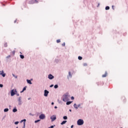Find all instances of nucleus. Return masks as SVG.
<instances>
[{
    "mask_svg": "<svg viewBox=\"0 0 128 128\" xmlns=\"http://www.w3.org/2000/svg\"><path fill=\"white\" fill-rule=\"evenodd\" d=\"M62 100L64 102H68V100H70V96L68 94H64L63 96V100Z\"/></svg>",
    "mask_w": 128,
    "mask_h": 128,
    "instance_id": "1",
    "label": "nucleus"
},
{
    "mask_svg": "<svg viewBox=\"0 0 128 128\" xmlns=\"http://www.w3.org/2000/svg\"><path fill=\"white\" fill-rule=\"evenodd\" d=\"M77 124L78 126H82L84 124V120L79 119L77 122Z\"/></svg>",
    "mask_w": 128,
    "mask_h": 128,
    "instance_id": "2",
    "label": "nucleus"
},
{
    "mask_svg": "<svg viewBox=\"0 0 128 128\" xmlns=\"http://www.w3.org/2000/svg\"><path fill=\"white\" fill-rule=\"evenodd\" d=\"M22 97L20 96L18 98V104L19 106H22Z\"/></svg>",
    "mask_w": 128,
    "mask_h": 128,
    "instance_id": "3",
    "label": "nucleus"
},
{
    "mask_svg": "<svg viewBox=\"0 0 128 128\" xmlns=\"http://www.w3.org/2000/svg\"><path fill=\"white\" fill-rule=\"evenodd\" d=\"M16 90H12L11 91V96H14V94H16Z\"/></svg>",
    "mask_w": 128,
    "mask_h": 128,
    "instance_id": "4",
    "label": "nucleus"
},
{
    "mask_svg": "<svg viewBox=\"0 0 128 128\" xmlns=\"http://www.w3.org/2000/svg\"><path fill=\"white\" fill-rule=\"evenodd\" d=\"M50 120H52V122H54V120H56V115H53L50 117Z\"/></svg>",
    "mask_w": 128,
    "mask_h": 128,
    "instance_id": "5",
    "label": "nucleus"
},
{
    "mask_svg": "<svg viewBox=\"0 0 128 128\" xmlns=\"http://www.w3.org/2000/svg\"><path fill=\"white\" fill-rule=\"evenodd\" d=\"M39 118L40 120H44V118H46V115H44V114H41L39 116Z\"/></svg>",
    "mask_w": 128,
    "mask_h": 128,
    "instance_id": "6",
    "label": "nucleus"
},
{
    "mask_svg": "<svg viewBox=\"0 0 128 128\" xmlns=\"http://www.w3.org/2000/svg\"><path fill=\"white\" fill-rule=\"evenodd\" d=\"M48 90H44V96H48Z\"/></svg>",
    "mask_w": 128,
    "mask_h": 128,
    "instance_id": "7",
    "label": "nucleus"
},
{
    "mask_svg": "<svg viewBox=\"0 0 128 128\" xmlns=\"http://www.w3.org/2000/svg\"><path fill=\"white\" fill-rule=\"evenodd\" d=\"M54 78V76H52V74H50L48 76V78H49V80H52V78Z\"/></svg>",
    "mask_w": 128,
    "mask_h": 128,
    "instance_id": "8",
    "label": "nucleus"
},
{
    "mask_svg": "<svg viewBox=\"0 0 128 128\" xmlns=\"http://www.w3.org/2000/svg\"><path fill=\"white\" fill-rule=\"evenodd\" d=\"M0 74L3 76V78H4L6 76V74L4 73V70L0 71Z\"/></svg>",
    "mask_w": 128,
    "mask_h": 128,
    "instance_id": "9",
    "label": "nucleus"
},
{
    "mask_svg": "<svg viewBox=\"0 0 128 128\" xmlns=\"http://www.w3.org/2000/svg\"><path fill=\"white\" fill-rule=\"evenodd\" d=\"M106 76H108V72H106L105 74L102 76V77L106 78Z\"/></svg>",
    "mask_w": 128,
    "mask_h": 128,
    "instance_id": "10",
    "label": "nucleus"
},
{
    "mask_svg": "<svg viewBox=\"0 0 128 128\" xmlns=\"http://www.w3.org/2000/svg\"><path fill=\"white\" fill-rule=\"evenodd\" d=\"M13 112H18V109L16 108H14L12 110Z\"/></svg>",
    "mask_w": 128,
    "mask_h": 128,
    "instance_id": "11",
    "label": "nucleus"
},
{
    "mask_svg": "<svg viewBox=\"0 0 128 128\" xmlns=\"http://www.w3.org/2000/svg\"><path fill=\"white\" fill-rule=\"evenodd\" d=\"M28 84H32V81L30 80H26Z\"/></svg>",
    "mask_w": 128,
    "mask_h": 128,
    "instance_id": "12",
    "label": "nucleus"
},
{
    "mask_svg": "<svg viewBox=\"0 0 128 128\" xmlns=\"http://www.w3.org/2000/svg\"><path fill=\"white\" fill-rule=\"evenodd\" d=\"M74 108H76V110H78V106H76V104H74Z\"/></svg>",
    "mask_w": 128,
    "mask_h": 128,
    "instance_id": "13",
    "label": "nucleus"
},
{
    "mask_svg": "<svg viewBox=\"0 0 128 128\" xmlns=\"http://www.w3.org/2000/svg\"><path fill=\"white\" fill-rule=\"evenodd\" d=\"M66 122H67L66 120H64L62 122L60 123V124H62V125L64 124Z\"/></svg>",
    "mask_w": 128,
    "mask_h": 128,
    "instance_id": "14",
    "label": "nucleus"
},
{
    "mask_svg": "<svg viewBox=\"0 0 128 128\" xmlns=\"http://www.w3.org/2000/svg\"><path fill=\"white\" fill-rule=\"evenodd\" d=\"M72 102H68L66 103V104H67V106H68V104H72Z\"/></svg>",
    "mask_w": 128,
    "mask_h": 128,
    "instance_id": "15",
    "label": "nucleus"
},
{
    "mask_svg": "<svg viewBox=\"0 0 128 128\" xmlns=\"http://www.w3.org/2000/svg\"><path fill=\"white\" fill-rule=\"evenodd\" d=\"M4 48H8V43L7 42L4 43Z\"/></svg>",
    "mask_w": 128,
    "mask_h": 128,
    "instance_id": "16",
    "label": "nucleus"
},
{
    "mask_svg": "<svg viewBox=\"0 0 128 128\" xmlns=\"http://www.w3.org/2000/svg\"><path fill=\"white\" fill-rule=\"evenodd\" d=\"M20 58L24 59V56L23 55L20 54Z\"/></svg>",
    "mask_w": 128,
    "mask_h": 128,
    "instance_id": "17",
    "label": "nucleus"
},
{
    "mask_svg": "<svg viewBox=\"0 0 128 128\" xmlns=\"http://www.w3.org/2000/svg\"><path fill=\"white\" fill-rule=\"evenodd\" d=\"M78 59L80 60H82V57L80 56H79L78 57Z\"/></svg>",
    "mask_w": 128,
    "mask_h": 128,
    "instance_id": "18",
    "label": "nucleus"
},
{
    "mask_svg": "<svg viewBox=\"0 0 128 128\" xmlns=\"http://www.w3.org/2000/svg\"><path fill=\"white\" fill-rule=\"evenodd\" d=\"M106 10H110V6H106Z\"/></svg>",
    "mask_w": 128,
    "mask_h": 128,
    "instance_id": "19",
    "label": "nucleus"
},
{
    "mask_svg": "<svg viewBox=\"0 0 128 128\" xmlns=\"http://www.w3.org/2000/svg\"><path fill=\"white\" fill-rule=\"evenodd\" d=\"M12 74L14 78H18V76H17L14 75V74Z\"/></svg>",
    "mask_w": 128,
    "mask_h": 128,
    "instance_id": "20",
    "label": "nucleus"
},
{
    "mask_svg": "<svg viewBox=\"0 0 128 128\" xmlns=\"http://www.w3.org/2000/svg\"><path fill=\"white\" fill-rule=\"evenodd\" d=\"M54 88H58V84H56L54 86Z\"/></svg>",
    "mask_w": 128,
    "mask_h": 128,
    "instance_id": "21",
    "label": "nucleus"
},
{
    "mask_svg": "<svg viewBox=\"0 0 128 128\" xmlns=\"http://www.w3.org/2000/svg\"><path fill=\"white\" fill-rule=\"evenodd\" d=\"M8 108H5V109L4 110V112H8Z\"/></svg>",
    "mask_w": 128,
    "mask_h": 128,
    "instance_id": "22",
    "label": "nucleus"
},
{
    "mask_svg": "<svg viewBox=\"0 0 128 128\" xmlns=\"http://www.w3.org/2000/svg\"><path fill=\"white\" fill-rule=\"evenodd\" d=\"M63 118H64V120H68V116H64L63 117Z\"/></svg>",
    "mask_w": 128,
    "mask_h": 128,
    "instance_id": "23",
    "label": "nucleus"
},
{
    "mask_svg": "<svg viewBox=\"0 0 128 128\" xmlns=\"http://www.w3.org/2000/svg\"><path fill=\"white\" fill-rule=\"evenodd\" d=\"M40 122V120H35L34 122H35V124H36V122Z\"/></svg>",
    "mask_w": 128,
    "mask_h": 128,
    "instance_id": "24",
    "label": "nucleus"
},
{
    "mask_svg": "<svg viewBox=\"0 0 128 128\" xmlns=\"http://www.w3.org/2000/svg\"><path fill=\"white\" fill-rule=\"evenodd\" d=\"M26 119H24V120H21V122H26Z\"/></svg>",
    "mask_w": 128,
    "mask_h": 128,
    "instance_id": "25",
    "label": "nucleus"
},
{
    "mask_svg": "<svg viewBox=\"0 0 128 128\" xmlns=\"http://www.w3.org/2000/svg\"><path fill=\"white\" fill-rule=\"evenodd\" d=\"M56 42L58 44V42H60V40H56Z\"/></svg>",
    "mask_w": 128,
    "mask_h": 128,
    "instance_id": "26",
    "label": "nucleus"
},
{
    "mask_svg": "<svg viewBox=\"0 0 128 128\" xmlns=\"http://www.w3.org/2000/svg\"><path fill=\"white\" fill-rule=\"evenodd\" d=\"M68 76H72V73L70 72H68Z\"/></svg>",
    "mask_w": 128,
    "mask_h": 128,
    "instance_id": "27",
    "label": "nucleus"
},
{
    "mask_svg": "<svg viewBox=\"0 0 128 128\" xmlns=\"http://www.w3.org/2000/svg\"><path fill=\"white\" fill-rule=\"evenodd\" d=\"M83 66H88V64H86V63H84L83 64Z\"/></svg>",
    "mask_w": 128,
    "mask_h": 128,
    "instance_id": "28",
    "label": "nucleus"
},
{
    "mask_svg": "<svg viewBox=\"0 0 128 128\" xmlns=\"http://www.w3.org/2000/svg\"><path fill=\"white\" fill-rule=\"evenodd\" d=\"M26 90V86H25L23 88V90Z\"/></svg>",
    "mask_w": 128,
    "mask_h": 128,
    "instance_id": "29",
    "label": "nucleus"
},
{
    "mask_svg": "<svg viewBox=\"0 0 128 128\" xmlns=\"http://www.w3.org/2000/svg\"><path fill=\"white\" fill-rule=\"evenodd\" d=\"M26 128V123L25 122H24V127L23 128Z\"/></svg>",
    "mask_w": 128,
    "mask_h": 128,
    "instance_id": "30",
    "label": "nucleus"
},
{
    "mask_svg": "<svg viewBox=\"0 0 128 128\" xmlns=\"http://www.w3.org/2000/svg\"><path fill=\"white\" fill-rule=\"evenodd\" d=\"M66 46V43L64 42L63 44H62V46Z\"/></svg>",
    "mask_w": 128,
    "mask_h": 128,
    "instance_id": "31",
    "label": "nucleus"
},
{
    "mask_svg": "<svg viewBox=\"0 0 128 128\" xmlns=\"http://www.w3.org/2000/svg\"><path fill=\"white\" fill-rule=\"evenodd\" d=\"M4 87V85H2V84H0V88H3Z\"/></svg>",
    "mask_w": 128,
    "mask_h": 128,
    "instance_id": "32",
    "label": "nucleus"
},
{
    "mask_svg": "<svg viewBox=\"0 0 128 128\" xmlns=\"http://www.w3.org/2000/svg\"><path fill=\"white\" fill-rule=\"evenodd\" d=\"M18 122H14V124H18Z\"/></svg>",
    "mask_w": 128,
    "mask_h": 128,
    "instance_id": "33",
    "label": "nucleus"
},
{
    "mask_svg": "<svg viewBox=\"0 0 128 128\" xmlns=\"http://www.w3.org/2000/svg\"><path fill=\"white\" fill-rule=\"evenodd\" d=\"M71 100H74V96L71 97Z\"/></svg>",
    "mask_w": 128,
    "mask_h": 128,
    "instance_id": "34",
    "label": "nucleus"
},
{
    "mask_svg": "<svg viewBox=\"0 0 128 128\" xmlns=\"http://www.w3.org/2000/svg\"><path fill=\"white\" fill-rule=\"evenodd\" d=\"M10 58V56H8L6 57L7 58Z\"/></svg>",
    "mask_w": 128,
    "mask_h": 128,
    "instance_id": "35",
    "label": "nucleus"
},
{
    "mask_svg": "<svg viewBox=\"0 0 128 128\" xmlns=\"http://www.w3.org/2000/svg\"><path fill=\"white\" fill-rule=\"evenodd\" d=\"M52 86H54V84H52L50 86V88H52Z\"/></svg>",
    "mask_w": 128,
    "mask_h": 128,
    "instance_id": "36",
    "label": "nucleus"
},
{
    "mask_svg": "<svg viewBox=\"0 0 128 128\" xmlns=\"http://www.w3.org/2000/svg\"><path fill=\"white\" fill-rule=\"evenodd\" d=\"M16 94L17 96H20V94Z\"/></svg>",
    "mask_w": 128,
    "mask_h": 128,
    "instance_id": "37",
    "label": "nucleus"
},
{
    "mask_svg": "<svg viewBox=\"0 0 128 128\" xmlns=\"http://www.w3.org/2000/svg\"><path fill=\"white\" fill-rule=\"evenodd\" d=\"M80 104H78V108H80Z\"/></svg>",
    "mask_w": 128,
    "mask_h": 128,
    "instance_id": "38",
    "label": "nucleus"
},
{
    "mask_svg": "<svg viewBox=\"0 0 128 128\" xmlns=\"http://www.w3.org/2000/svg\"><path fill=\"white\" fill-rule=\"evenodd\" d=\"M15 52H16L15 51H13V52H12V54H14Z\"/></svg>",
    "mask_w": 128,
    "mask_h": 128,
    "instance_id": "39",
    "label": "nucleus"
},
{
    "mask_svg": "<svg viewBox=\"0 0 128 128\" xmlns=\"http://www.w3.org/2000/svg\"><path fill=\"white\" fill-rule=\"evenodd\" d=\"M54 104V102H52V106H53V104Z\"/></svg>",
    "mask_w": 128,
    "mask_h": 128,
    "instance_id": "40",
    "label": "nucleus"
},
{
    "mask_svg": "<svg viewBox=\"0 0 128 128\" xmlns=\"http://www.w3.org/2000/svg\"><path fill=\"white\" fill-rule=\"evenodd\" d=\"M24 92V90H22V91L20 92Z\"/></svg>",
    "mask_w": 128,
    "mask_h": 128,
    "instance_id": "41",
    "label": "nucleus"
},
{
    "mask_svg": "<svg viewBox=\"0 0 128 128\" xmlns=\"http://www.w3.org/2000/svg\"><path fill=\"white\" fill-rule=\"evenodd\" d=\"M54 108H58V107L56 106H55Z\"/></svg>",
    "mask_w": 128,
    "mask_h": 128,
    "instance_id": "42",
    "label": "nucleus"
},
{
    "mask_svg": "<svg viewBox=\"0 0 128 128\" xmlns=\"http://www.w3.org/2000/svg\"><path fill=\"white\" fill-rule=\"evenodd\" d=\"M74 128V125H72V126H71V128Z\"/></svg>",
    "mask_w": 128,
    "mask_h": 128,
    "instance_id": "43",
    "label": "nucleus"
},
{
    "mask_svg": "<svg viewBox=\"0 0 128 128\" xmlns=\"http://www.w3.org/2000/svg\"><path fill=\"white\" fill-rule=\"evenodd\" d=\"M28 100H30V98H28Z\"/></svg>",
    "mask_w": 128,
    "mask_h": 128,
    "instance_id": "44",
    "label": "nucleus"
},
{
    "mask_svg": "<svg viewBox=\"0 0 128 128\" xmlns=\"http://www.w3.org/2000/svg\"><path fill=\"white\" fill-rule=\"evenodd\" d=\"M16 20H15V21H14V24H16Z\"/></svg>",
    "mask_w": 128,
    "mask_h": 128,
    "instance_id": "45",
    "label": "nucleus"
},
{
    "mask_svg": "<svg viewBox=\"0 0 128 128\" xmlns=\"http://www.w3.org/2000/svg\"><path fill=\"white\" fill-rule=\"evenodd\" d=\"M35 2H36V3H38V1H36V0H35Z\"/></svg>",
    "mask_w": 128,
    "mask_h": 128,
    "instance_id": "46",
    "label": "nucleus"
},
{
    "mask_svg": "<svg viewBox=\"0 0 128 128\" xmlns=\"http://www.w3.org/2000/svg\"><path fill=\"white\" fill-rule=\"evenodd\" d=\"M70 110V112H72V110Z\"/></svg>",
    "mask_w": 128,
    "mask_h": 128,
    "instance_id": "47",
    "label": "nucleus"
},
{
    "mask_svg": "<svg viewBox=\"0 0 128 128\" xmlns=\"http://www.w3.org/2000/svg\"><path fill=\"white\" fill-rule=\"evenodd\" d=\"M30 115H31V114H30Z\"/></svg>",
    "mask_w": 128,
    "mask_h": 128,
    "instance_id": "48",
    "label": "nucleus"
},
{
    "mask_svg": "<svg viewBox=\"0 0 128 128\" xmlns=\"http://www.w3.org/2000/svg\"><path fill=\"white\" fill-rule=\"evenodd\" d=\"M112 8H114V6H112Z\"/></svg>",
    "mask_w": 128,
    "mask_h": 128,
    "instance_id": "49",
    "label": "nucleus"
},
{
    "mask_svg": "<svg viewBox=\"0 0 128 128\" xmlns=\"http://www.w3.org/2000/svg\"><path fill=\"white\" fill-rule=\"evenodd\" d=\"M3 6H4V4Z\"/></svg>",
    "mask_w": 128,
    "mask_h": 128,
    "instance_id": "50",
    "label": "nucleus"
},
{
    "mask_svg": "<svg viewBox=\"0 0 128 128\" xmlns=\"http://www.w3.org/2000/svg\"><path fill=\"white\" fill-rule=\"evenodd\" d=\"M16 128H18V127H16Z\"/></svg>",
    "mask_w": 128,
    "mask_h": 128,
    "instance_id": "51",
    "label": "nucleus"
}]
</instances>
